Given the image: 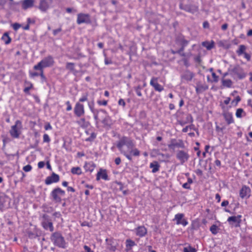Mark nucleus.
<instances>
[{
	"label": "nucleus",
	"mask_w": 252,
	"mask_h": 252,
	"mask_svg": "<svg viewBox=\"0 0 252 252\" xmlns=\"http://www.w3.org/2000/svg\"><path fill=\"white\" fill-rule=\"evenodd\" d=\"M134 147L133 141L130 138L126 136L122 137L117 144V147L120 152L127 151L134 156H139L140 152L137 149L134 148Z\"/></svg>",
	"instance_id": "f257e3e1"
},
{
	"label": "nucleus",
	"mask_w": 252,
	"mask_h": 252,
	"mask_svg": "<svg viewBox=\"0 0 252 252\" xmlns=\"http://www.w3.org/2000/svg\"><path fill=\"white\" fill-rule=\"evenodd\" d=\"M54 61L53 58L51 56H48L46 58L43 59L40 62L33 66L34 70H41L44 68L50 67L53 65Z\"/></svg>",
	"instance_id": "f03ea898"
},
{
	"label": "nucleus",
	"mask_w": 252,
	"mask_h": 252,
	"mask_svg": "<svg viewBox=\"0 0 252 252\" xmlns=\"http://www.w3.org/2000/svg\"><path fill=\"white\" fill-rule=\"evenodd\" d=\"M51 240L56 246L62 248H65V240L61 233H53L51 236Z\"/></svg>",
	"instance_id": "7ed1b4c3"
},
{
	"label": "nucleus",
	"mask_w": 252,
	"mask_h": 252,
	"mask_svg": "<svg viewBox=\"0 0 252 252\" xmlns=\"http://www.w3.org/2000/svg\"><path fill=\"white\" fill-rule=\"evenodd\" d=\"M65 195V191L60 188L54 189L50 193V197L52 201L56 203H60L62 197Z\"/></svg>",
	"instance_id": "20e7f679"
},
{
	"label": "nucleus",
	"mask_w": 252,
	"mask_h": 252,
	"mask_svg": "<svg viewBox=\"0 0 252 252\" xmlns=\"http://www.w3.org/2000/svg\"><path fill=\"white\" fill-rule=\"evenodd\" d=\"M41 224L43 228L46 230H49L50 232L54 231L53 222L50 217L47 214H43L41 217Z\"/></svg>",
	"instance_id": "39448f33"
},
{
	"label": "nucleus",
	"mask_w": 252,
	"mask_h": 252,
	"mask_svg": "<svg viewBox=\"0 0 252 252\" xmlns=\"http://www.w3.org/2000/svg\"><path fill=\"white\" fill-rule=\"evenodd\" d=\"M91 23L90 15L89 14L80 13L77 15V23L80 25L83 23L89 24Z\"/></svg>",
	"instance_id": "423d86ee"
},
{
	"label": "nucleus",
	"mask_w": 252,
	"mask_h": 252,
	"mask_svg": "<svg viewBox=\"0 0 252 252\" xmlns=\"http://www.w3.org/2000/svg\"><path fill=\"white\" fill-rule=\"evenodd\" d=\"M22 127V123L19 120H17L15 124L12 126L10 130L11 135L15 138H18L19 136L20 132L19 130Z\"/></svg>",
	"instance_id": "0eeeda50"
},
{
	"label": "nucleus",
	"mask_w": 252,
	"mask_h": 252,
	"mask_svg": "<svg viewBox=\"0 0 252 252\" xmlns=\"http://www.w3.org/2000/svg\"><path fill=\"white\" fill-rule=\"evenodd\" d=\"M176 156V158L180 161L181 164H183L185 162H187L189 158L188 152L183 150L178 151Z\"/></svg>",
	"instance_id": "6e6552de"
},
{
	"label": "nucleus",
	"mask_w": 252,
	"mask_h": 252,
	"mask_svg": "<svg viewBox=\"0 0 252 252\" xmlns=\"http://www.w3.org/2000/svg\"><path fill=\"white\" fill-rule=\"evenodd\" d=\"M52 3V0H40L38 8L43 12H45Z\"/></svg>",
	"instance_id": "1a4fd4ad"
},
{
	"label": "nucleus",
	"mask_w": 252,
	"mask_h": 252,
	"mask_svg": "<svg viewBox=\"0 0 252 252\" xmlns=\"http://www.w3.org/2000/svg\"><path fill=\"white\" fill-rule=\"evenodd\" d=\"M241 215L231 216L228 218L227 221L229 223V224L235 227H238L240 226V224L241 222Z\"/></svg>",
	"instance_id": "9d476101"
},
{
	"label": "nucleus",
	"mask_w": 252,
	"mask_h": 252,
	"mask_svg": "<svg viewBox=\"0 0 252 252\" xmlns=\"http://www.w3.org/2000/svg\"><path fill=\"white\" fill-rule=\"evenodd\" d=\"M158 77H153L150 81V85L152 86L155 91L161 92L164 90L163 87L158 83Z\"/></svg>",
	"instance_id": "9b49d317"
},
{
	"label": "nucleus",
	"mask_w": 252,
	"mask_h": 252,
	"mask_svg": "<svg viewBox=\"0 0 252 252\" xmlns=\"http://www.w3.org/2000/svg\"><path fill=\"white\" fill-rule=\"evenodd\" d=\"M168 147L170 149H173L175 147L184 148L185 144L182 140L177 141L175 139L171 140L170 143L168 145Z\"/></svg>",
	"instance_id": "f8f14e48"
},
{
	"label": "nucleus",
	"mask_w": 252,
	"mask_h": 252,
	"mask_svg": "<svg viewBox=\"0 0 252 252\" xmlns=\"http://www.w3.org/2000/svg\"><path fill=\"white\" fill-rule=\"evenodd\" d=\"M74 112L75 115L78 117L84 115L85 113L84 105L79 102H77L74 108Z\"/></svg>",
	"instance_id": "ddd939ff"
},
{
	"label": "nucleus",
	"mask_w": 252,
	"mask_h": 252,
	"mask_svg": "<svg viewBox=\"0 0 252 252\" xmlns=\"http://www.w3.org/2000/svg\"><path fill=\"white\" fill-rule=\"evenodd\" d=\"M60 180L59 176L55 173H52L51 176H48L46 178L45 183L46 185H50L53 183H57Z\"/></svg>",
	"instance_id": "4468645a"
},
{
	"label": "nucleus",
	"mask_w": 252,
	"mask_h": 252,
	"mask_svg": "<svg viewBox=\"0 0 252 252\" xmlns=\"http://www.w3.org/2000/svg\"><path fill=\"white\" fill-rule=\"evenodd\" d=\"M184 217L183 214H177L175 215L174 220L176 221L177 224H182L185 226L188 224V221L183 219Z\"/></svg>",
	"instance_id": "2eb2a0df"
},
{
	"label": "nucleus",
	"mask_w": 252,
	"mask_h": 252,
	"mask_svg": "<svg viewBox=\"0 0 252 252\" xmlns=\"http://www.w3.org/2000/svg\"><path fill=\"white\" fill-rule=\"evenodd\" d=\"M193 77L194 74L189 70H186L181 76L182 82L184 80L190 81Z\"/></svg>",
	"instance_id": "dca6fc26"
},
{
	"label": "nucleus",
	"mask_w": 252,
	"mask_h": 252,
	"mask_svg": "<svg viewBox=\"0 0 252 252\" xmlns=\"http://www.w3.org/2000/svg\"><path fill=\"white\" fill-rule=\"evenodd\" d=\"M251 189L246 186H243L240 190V196L242 198L249 197L250 196Z\"/></svg>",
	"instance_id": "f3484780"
},
{
	"label": "nucleus",
	"mask_w": 252,
	"mask_h": 252,
	"mask_svg": "<svg viewBox=\"0 0 252 252\" xmlns=\"http://www.w3.org/2000/svg\"><path fill=\"white\" fill-rule=\"evenodd\" d=\"M101 112L105 115V118L102 121V123L105 126L110 127L113 124L112 120L110 117L107 115L106 111L104 110H100Z\"/></svg>",
	"instance_id": "a211bd4d"
},
{
	"label": "nucleus",
	"mask_w": 252,
	"mask_h": 252,
	"mask_svg": "<svg viewBox=\"0 0 252 252\" xmlns=\"http://www.w3.org/2000/svg\"><path fill=\"white\" fill-rule=\"evenodd\" d=\"M101 178L104 180H108V176L105 169H100L96 175V180L98 181Z\"/></svg>",
	"instance_id": "6ab92c4d"
},
{
	"label": "nucleus",
	"mask_w": 252,
	"mask_h": 252,
	"mask_svg": "<svg viewBox=\"0 0 252 252\" xmlns=\"http://www.w3.org/2000/svg\"><path fill=\"white\" fill-rule=\"evenodd\" d=\"M136 234L139 237H144L147 233V230L144 226H140L135 229Z\"/></svg>",
	"instance_id": "aec40b11"
},
{
	"label": "nucleus",
	"mask_w": 252,
	"mask_h": 252,
	"mask_svg": "<svg viewBox=\"0 0 252 252\" xmlns=\"http://www.w3.org/2000/svg\"><path fill=\"white\" fill-rule=\"evenodd\" d=\"M229 71L230 73L236 74L240 78H242L241 74L242 73V69L239 65H236L232 68H230Z\"/></svg>",
	"instance_id": "412c9836"
},
{
	"label": "nucleus",
	"mask_w": 252,
	"mask_h": 252,
	"mask_svg": "<svg viewBox=\"0 0 252 252\" xmlns=\"http://www.w3.org/2000/svg\"><path fill=\"white\" fill-rule=\"evenodd\" d=\"M176 41L179 43L181 46L186 47L189 43V41L185 39L183 35H179L176 38Z\"/></svg>",
	"instance_id": "4be33fe9"
},
{
	"label": "nucleus",
	"mask_w": 252,
	"mask_h": 252,
	"mask_svg": "<svg viewBox=\"0 0 252 252\" xmlns=\"http://www.w3.org/2000/svg\"><path fill=\"white\" fill-rule=\"evenodd\" d=\"M65 68L70 70L74 75L78 73V71L75 69V63H66Z\"/></svg>",
	"instance_id": "5701e85b"
},
{
	"label": "nucleus",
	"mask_w": 252,
	"mask_h": 252,
	"mask_svg": "<svg viewBox=\"0 0 252 252\" xmlns=\"http://www.w3.org/2000/svg\"><path fill=\"white\" fill-rule=\"evenodd\" d=\"M95 167V164L93 162H86L84 167L86 172H92Z\"/></svg>",
	"instance_id": "b1692460"
},
{
	"label": "nucleus",
	"mask_w": 252,
	"mask_h": 252,
	"mask_svg": "<svg viewBox=\"0 0 252 252\" xmlns=\"http://www.w3.org/2000/svg\"><path fill=\"white\" fill-rule=\"evenodd\" d=\"M33 0H24L22 3V7L24 9L32 7L33 5Z\"/></svg>",
	"instance_id": "393cba45"
},
{
	"label": "nucleus",
	"mask_w": 252,
	"mask_h": 252,
	"mask_svg": "<svg viewBox=\"0 0 252 252\" xmlns=\"http://www.w3.org/2000/svg\"><path fill=\"white\" fill-rule=\"evenodd\" d=\"M150 167L152 168L153 173H156L159 170L160 165L157 161H154L150 163Z\"/></svg>",
	"instance_id": "a878e982"
},
{
	"label": "nucleus",
	"mask_w": 252,
	"mask_h": 252,
	"mask_svg": "<svg viewBox=\"0 0 252 252\" xmlns=\"http://www.w3.org/2000/svg\"><path fill=\"white\" fill-rule=\"evenodd\" d=\"M223 116L228 125L234 122L231 114L229 113H226L223 114Z\"/></svg>",
	"instance_id": "bb28decb"
},
{
	"label": "nucleus",
	"mask_w": 252,
	"mask_h": 252,
	"mask_svg": "<svg viewBox=\"0 0 252 252\" xmlns=\"http://www.w3.org/2000/svg\"><path fill=\"white\" fill-rule=\"evenodd\" d=\"M202 45L203 46L206 47L207 50H210L214 47L215 43L213 41H212L211 42L204 41L202 43Z\"/></svg>",
	"instance_id": "cd10ccee"
},
{
	"label": "nucleus",
	"mask_w": 252,
	"mask_h": 252,
	"mask_svg": "<svg viewBox=\"0 0 252 252\" xmlns=\"http://www.w3.org/2000/svg\"><path fill=\"white\" fill-rule=\"evenodd\" d=\"M77 123L82 127L85 128L89 126V123L87 122L84 118H81L77 121Z\"/></svg>",
	"instance_id": "c85d7f7f"
},
{
	"label": "nucleus",
	"mask_w": 252,
	"mask_h": 252,
	"mask_svg": "<svg viewBox=\"0 0 252 252\" xmlns=\"http://www.w3.org/2000/svg\"><path fill=\"white\" fill-rule=\"evenodd\" d=\"M208 89V87L206 85H198L196 87L195 90L197 94H199L207 90Z\"/></svg>",
	"instance_id": "c756f323"
},
{
	"label": "nucleus",
	"mask_w": 252,
	"mask_h": 252,
	"mask_svg": "<svg viewBox=\"0 0 252 252\" xmlns=\"http://www.w3.org/2000/svg\"><path fill=\"white\" fill-rule=\"evenodd\" d=\"M2 40L4 42L5 44H8L11 41V38L9 36L8 32H5L2 37Z\"/></svg>",
	"instance_id": "7c9ffc66"
},
{
	"label": "nucleus",
	"mask_w": 252,
	"mask_h": 252,
	"mask_svg": "<svg viewBox=\"0 0 252 252\" xmlns=\"http://www.w3.org/2000/svg\"><path fill=\"white\" fill-rule=\"evenodd\" d=\"M25 85L26 87L24 89V92L26 94H29L30 89L32 88V84L30 82L26 81L25 82Z\"/></svg>",
	"instance_id": "2f4dec72"
},
{
	"label": "nucleus",
	"mask_w": 252,
	"mask_h": 252,
	"mask_svg": "<svg viewBox=\"0 0 252 252\" xmlns=\"http://www.w3.org/2000/svg\"><path fill=\"white\" fill-rule=\"evenodd\" d=\"M246 49V47L245 45H240L239 46L238 50L236 51V53L239 56H240L242 54H244L245 53V51Z\"/></svg>",
	"instance_id": "473e14b6"
},
{
	"label": "nucleus",
	"mask_w": 252,
	"mask_h": 252,
	"mask_svg": "<svg viewBox=\"0 0 252 252\" xmlns=\"http://www.w3.org/2000/svg\"><path fill=\"white\" fill-rule=\"evenodd\" d=\"M222 83L223 86L230 88L232 86V82L230 79H223L222 80Z\"/></svg>",
	"instance_id": "72a5a7b5"
},
{
	"label": "nucleus",
	"mask_w": 252,
	"mask_h": 252,
	"mask_svg": "<svg viewBox=\"0 0 252 252\" xmlns=\"http://www.w3.org/2000/svg\"><path fill=\"white\" fill-rule=\"evenodd\" d=\"M71 172L73 174L80 175L82 174L81 169L79 167L72 168Z\"/></svg>",
	"instance_id": "f704fd0d"
},
{
	"label": "nucleus",
	"mask_w": 252,
	"mask_h": 252,
	"mask_svg": "<svg viewBox=\"0 0 252 252\" xmlns=\"http://www.w3.org/2000/svg\"><path fill=\"white\" fill-rule=\"evenodd\" d=\"M219 229L218 226L216 224L212 225L210 228V231L214 235L218 233Z\"/></svg>",
	"instance_id": "c9c22d12"
},
{
	"label": "nucleus",
	"mask_w": 252,
	"mask_h": 252,
	"mask_svg": "<svg viewBox=\"0 0 252 252\" xmlns=\"http://www.w3.org/2000/svg\"><path fill=\"white\" fill-rule=\"evenodd\" d=\"M184 120L188 124L192 123L193 122V119L191 114H188L186 115L185 119Z\"/></svg>",
	"instance_id": "e433bc0d"
},
{
	"label": "nucleus",
	"mask_w": 252,
	"mask_h": 252,
	"mask_svg": "<svg viewBox=\"0 0 252 252\" xmlns=\"http://www.w3.org/2000/svg\"><path fill=\"white\" fill-rule=\"evenodd\" d=\"M184 252H196V250L189 246L188 247H185L183 250Z\"/></svg>",
	"instance_id": "4c0bfd02"
},
{
	"label": "nucleus",
	"mask_w": 252,
	"mask_h": 252,
	"mask_svg": "<svg viewBox=\"0 0 252 252\" xmlns=\"http://www.w3.org/2000/svg\"><path fill=\"white\" fill-rule=\"evenodd\" d=\"M27 233L28 235V237L31 239L35 238L38 236L36 233L32 232L30 230H28Z\"/></svg>",
	"instance_id": "58836bf2"
},
{
	"label": "nucleus",
	"mask_w": 252,
	"mask_h": 252,
	"mask_svg": "<svg viewBox=\"0 0 252 252\" xmlns=\"http://www.w3.org/2000/svg\"><path fill=\"white\" fill-rule=\"evenodd\" d=\"M135 245V242L130 240V239H127L126 240V247L131 248L134 246Z\"/></svg>",
	"instance_id": "ea45409f"
},
{
	"label": "nucleus",
	"mask_w": 252,
	"mask_h": 252,
	"mask_svg": "<svg viewBox=\"0 0 252 252\" xmlns=\"http://www.w3.org/2000/svg\"><path fill=\"white\" fill-rule=\"evenodd\" d=\"M225 126H223L222 127H220V126H216V131L219 133H220V135H222L224 133L223 132V130L225 129Z\"/></svg>",
	"instance_id": "a19ab883"
},
{
	"label": "nucleus",
	"mask_w": 252,
	"mask_h": 252,
	"mask_svg": "<svg viewBox=\"0 0 252 252\" xmlns=\"http://www.w3.org/2000/svg\"><path fill=\"white\" fill-rule=\"evenodd\" d=\"M96 134L95 132H92L90 136L87 138L86 140L87 141H93L96 138Z\"/></svg>",
	"instance_id": "79ce46f5"
},
{
	"label": "nucleus",
	"mask_w": 252,
	"mask_h": 252,
	"mask_svg": "<svg viewBox=\"0 0 252 252\" xmlns=\"http://www.w3.org/2000/svg\"><path fill=\"white\" fill-rule=\"evenodd\" d=\"M244 113V110L242 108H239L237 110L236 112V116L238 118H241L242 117V114Z\"/></svg>",
	"instance_id": "37998d69"
},
{
	"label": "nucleus",
	"mask_w": 252,
	"mask_h": 252,
	"mask_svg": "<svg viewBox=\"0 0 252 252\" xmlns=\"http://www.w3.org/2000/svg\"><path fill=\"white\" fill-rule=\"evenodd\" d=\"M101 112L100 110H92V112L94 114V118L96 120V123L97 122V121L98 120V113L99 112Z\"/></svg>",
	"instance_id": "c03bdc74"
},
{
	"label": "nucleus",
	"mask_w": 252,
	"mask_h": 252,
	"mask_svg": "<svg viewBox=\"0 0 252 252\" xmlns=\"http://www.w3.org/2000/svg\"><path fill=\"white\" fill-rule=\"evenodd\" d=\"M120 152L122 154H123L128 159H129V160H132V157H131V155L130 154H128L129 153L128 151H122V152Z\"/></svg>",
	"instance_id": "a18cd8bd"
},
{
	"label": "nucleus",
	"mask_w": 252,
	"mask_h": 252,
	"mask_svg": "<svg viewBox=\"0 0 252 252\" xmlns=\"http://www.w3.org/2000/svg\"><path fill=\"white\" fill-rule=\"evenodd\" d=\"M185 47H182L180 48L179 50L177 51V54H180L181 56L185 57L186 56L185 54L183 52Z\"/></svg>",
	"instance_id": "49530a36"
},
{
	"label": "nucleus",
	"mask_w": 252,
	"mask_h": 252,
	"mask_svg": "<svg viewBox=\"0 0 252 252\" xmlns=\"http://www.w3.org/2000/svg\"><path fill=\"white\" fill-rule=\"evenodd\" d=\"M38 70L40 71V73H39V75L41 78L42 81H45L46 80V78L45 76V75H44L43 69H41V70Z\"/></svg>",
	"instance_id": "de8ad7c7"
},
{
	"label": "nucleus",
	"mask_w": 252,
	"mask_h": 252,
	"mask_svg": "<svg viewBox=\"0 0 252 252\" xmlns=\"http://www.w3.org/2000/svg\"><path fill=\"white\" fill-rule=\"evenodd\" d=\"M135 91H136V94H137V95H138L139 96H141L142 93L141 92V87L140 86H138V87L135 88Z\"/></svg>",
	"instance_id": "09e8293b"
},
{
	"label": "nucleus",
	"mask_w": 252,
	"mask_h": 252,
	"mask_svg": "<svg viewBox=\"0 0 252 252\" xmlns=\"http://www.w3.org/2000/svg\"><path fill=\"white\" fill-rule=\"evenodd\" d=\"M32 166L30 164L24 166L23 169L25 172H29L32 170Z\"/></svg>",
	"instance_id": "8fccbe9b"
},
{
	"label": "nucleus",
	"mask_w": 252,
	"mask_h": 252,
	"mask_svg": "<svg viewBox=\"0 0 252 252\" xmlns=\"http://www.w3.org/2000/svg\"><path fill=\"white\" fill-rule=\"evenodd\" d=\"M88 100V94H85L79 99V102H84Z\"/></svg>",
	"instance_id": "3c124183"
},
{
	"label": "nucleus",
	"mask_w": 252,
	"mask_h": 252,
	"mask_svg": "<svg viewBox=\"0 0 252 252\" xmlns=\"http://www.w3.org/2000/svg\"><path fill=\"white\" fill-rule=\"evenodd\" d=\"M50 141V139L49 136L47 134H44L43 135V142H49Z\"/></svg>",
	"instance_id": "603ef678"
},
{
	"label": "nucleus",
	"mask_w": 252,
	"mask_h": 252,
	"mask_svg": "<svg viewBox=\"0 0 252 252\" xmlns=\"http://www.w3.org/2000/svg\"><path fill=\"white\" fill-rule=\"evenodd\" d=\"M62 31L61 28H59L57 29L54 30L53 31V33L54 36L57 35L59 32H60Z\"/></svg>",
	"instance_id": "864d4df0"
},
{
	"label": "nucleus",
	"mask_w": 252,
	"mask_h": 252,
	"mask_svg": "<svg viewBox=\"0 0 252 252\" xmlns=\"http://www.w3.org/2000/svg\"><path fill=\"white\" fill-rule=\"evenodd\" d=\"M12 27L15 31H17L21 27V25L18 23H14L12 25Z\"/></svg>",
	"instance_id": "5fc2aeb1"
},
{
	"label": "nucleus",
	"mask_w": 252,
	"mask_h": 252,
	"mask_svg": "<svg viewBox=\"0 0 252 252\" xmlns=\"http://www.w3.org/2000/svg\"><path fill=\"white\" fill-rule=\"evenodd\" d=\"M97 103L100 105H104L105 106L107 104V101L106 100H98Z\"/></svg>",
	"instance_id": "6e6d98bb"
},
{
	"label": "nucleus",
	"mask_w": 252,
	"mask_h": 252,
	"mask_svg": "<svg viewBox=\"0 0 252 252\" xmlns=\"http://www.w3.org/2000/svg\"><path fill=\"white\" fill-rule=\"evenodd\" d=\"M39 73L36 72H30V76L32 78L39 76Z\"/></svg>",
	"instance_id": "4d7b16f0"
},
{
	"label": "nucleus",
	"mask_w": 252,
	"mask_h": 252,
	"mask_svg": "<svg viewBox=\"0 0 252 252\" xmlns=\"http://www.w3.org/2000/svg\"><path fill=\"white\" fill-rule=\"evenodd\" d=\"M158 155L159 156H161V158L163 159H168L169 158V156L168 154L165 155L162 153H159L158 154Z\"/></svg>",
	"instance_id": "13d9d810"
},
{
	"label": "nucleus",
	"mask_w": 252,
	"mask_h": 252,
	"mask_svg": "<svg viewBox=\"0 0 252 252\" xmlns=\"http://www.w3.org/2000/svg\"><path fill=\"white\" fill-rule=\"evenodd\" d=\"M118 104L120 105L123 106V107H124L126 106V103L124 101V100L122 98H121L119 99L118 101Z\"/></svg>",
	"instance_id": "bf43d9fd"
},
{
	"label": "nucleus",
	"mask_w": 252,
	"mask_h": 252,
	"mask_svg": "<svg viewBox=\"0 0 252 252\" xmlns=\"http://www.w3.org/2000/svg\"><path fill=\"white\" fill-rule=\"evenodd\" d=\"M53 216L55 218H60L61 217V214L60 212H56L53 214Z\"/></svg>",
	"instance_id": "052dcab7"
},
{
	"label": "nucleus",
	"mask_w": 252,
	"mask_h": 252,
	"mask_svg": "<svg viewBox=\"0 0 252 252\" xmlns=\"http://www.w3.org/2000/svg\"><path fill=\"white\" fill-rule=\"evenodd\" d=\"M66 11L67 13H71V12H73L74 13H76V12H77V10L68 7V8H67L66 9Z\"/></svg>",
	"instance_id": "680f3d73"
},
{
	"label": "nucleus",
	"mask_w": 252,
	"mask_h": 252,
	"mask_svg": "<svg viewBox=\"0 0 252 252\" xmlns=\"http://www.w3.org/2000/svg\"><path fill=\"white\" fill-rule=\"evenodd\" d=\"M108 249L111 251L115 252L116 250V247L115 246H113V245H111L108 246Z\"/></svg>",
	"instance_id": "e2e57ef3"
},
{
	"label": "nucleus",
	"mask_w": 252,
	"mask_h": 252,
	"mask_svg": "<svg viewBox=\"0 0 252 252\" xmlns=\"http://www.w3.org/2000/svg\"><path fill=\"white\" fill-rule=\"evenodd\" d=\"M194 60L195 62L198 63H200L201 61V58L199 55H198V56H196L195 57H194Z\"/></svg>",
	"instance_id": "0e129e2a"
},
{
	"label": "nucleus",
	"mask_w": 252,
	"mask_h": 252,
	"mask_svg": "<svg viewBox=\"0 0 252 252\" xmlns=\"http://www.w3.org/2000/svg\"><path fill=\"white\" fill-rule=\"evenodd\" d=\"M182 187L183 188L186 189H190V185L189 183H188L187 182L186 183H184Z\"/></svg>",
	"instance_id": "69168bd1"
},
{
	"label": "nucleus",
	"mask_w": 252,
	"mask_h": 252,
	"mask_svg": "<svg viewBox=\"0 0 252 252\" xmlns=\"http://www.w3.org/2000/svg\"><path fill=\"white\" fill-rule=\"evenodd\" d=\"M121 159L120 158L118 157L115 158V163L117 165H119L121 163Z\"/></svg>",
	"instance_id": "338daca9"
},
{
	"label": "nucleus",
	"mask_w": 252,
	"mask_h": 252,
	"mask_svg": "<svg viewBox=\"0 0 252 252\" xmlns=\"http://www.w3.org/2000/svg\"><path fill=\"white\" fill-rule=\"evenodd\" d=\"M84 248L87 252H94L93 251L91 250L90 247L86 245H85L84 246Z\"/></svg>",
	"instance_id": "774afa93"
}]
</instances>
